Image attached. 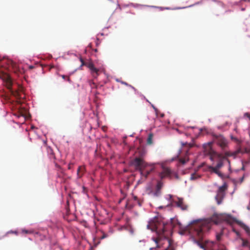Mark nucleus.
Wrapping results in <instances>:
<instances>
[{
  "instance_id": "nucleus-3",
  "label": "nucleus",
  "mask_w": 250,
  "mask_h": 250,
  "mask_svg": "<svg viewBox=\"0 0 250 250\" xmlns=\"http://www.w3.org/2000/svg\"><path fill=\"white\" fill-rule=\"evenodd\" d=\"M131 165L141 174L146 178L154 169V164H148L140 157H136L131 161Z\"/></svg>"
},
{
  "instance_id": "nucleus-14",
  "label": "nucleus",
  "mask_w": 250,
  "mask_h": 250,
  "mask_svg": "<svg viewBox=\"0 0 250 250\" xmlns=\"http://www.w3.org/2000/svg\"><path fill=\"white\" fill-rule=\"evenodd\" d=\"M85 167L83 166H80L79 167L77 171V177L79 178H81L83 175L84 174L85 172Z\"/></svg>"
},
{
  "instance_id": "nucleus-36",
  "label": "nucleus",
  "mask_w": 250,
  "mask_h": 250,
  "mask_svg": "<svg viewBox=\"0 0 250 250\" xmlns=\"http://www.w3.org/2000/svg\"><path fill=\"white\" fill-rule=\"evenodd\" d=\"M29 68L30 69H31V66H29Z\"/></svg>"
},
{
  "instance_id": "nucleus-30",
  "label": "nucleus",
  "mask_w": 250,
  "mask_h": 250,
  "mask_svg": "<svg viewBox=\"0 0 250 250\" xmlns=\"http://www.w3.org/2000/svg\"><path fill=\"white\" fill-rule=\"evenodd\" d=\"M68 168L71 169L72 168V164H69L68 166Z\"/></svg>"
},
{
  "instance_id": "nucleus-16",
  "label": "nucleus",
  "mask_w": 250,
  "mask_h": 250,
  "mask_svg": "<svg viewBox=\"0 0 250 250\" xmlns=\"http://www.w3.org/2000/svg\"><path fill=\"white\" fill-rule=\"evenodd\" d=\"M179 161V162L183 165H184L188 161V154L187 151L184 157L180 158Z\"/></svg>"
},
{
  "instance_id": "nucleus-35",
  "label": "nucleus",
  "mask_w": 250,
  "mask_h": 250,
  "mask_svg": "<svg viewBox=\"0 0 250 250\" xmlns=\"http://www.w3.org/2000/svg\"><path fill=\"white\" fill-rule=\"evenodd\" d=\"M169 196H170V198L171 199L172 198V196L169 195Z\"/></svg>"
},
{
  "instance_id": "nucleus-34",
  "label": "nucleus",
  "mask_w": 250,
  "mask_h": 250,
  "mask_svg": "<svg viewBox=\"0 0 250 250\" xmlns=\"http://www.w3.org/2000/svg\"><path fill=\"white\" fill-rule=\"evenodd\" d=\"M38 234V233H36L35 234V235H37Z\"/></svg>"
},
{
  "instance_id": "nucleus-33",
  "label": "nucleus",
  "mask_w": 250,
  "mask_h": 250,
  "mask_svg": "<svg viewBox=\"0 0 250 250\" xmlns=\"http://www.w3.org/2000/svg\"><path fill=\"white\" fill-rule=\"evenodd\" d=\"M242 170H244V166L242 167Z\"/></svg>"
},
{
  "instance_id": "nucleus-6",
  "label": "nucleus",
  "mask_w": 250,
  "mask_h": 250,
  "mask_svg": "<svg viewBox=\"0 0 250 250\" xmlns=\"http://www.w3.org/2000/svg\"><path fill=\"white\" fill-rule=\"evenodd\" d=\"M241 152V149H239L235 151L231 152L229 151H225L224 153H220V157L219 160L223 163L227 162L228 165V170L229 173L232 172L231 168V163L230 160L228 158L229 157L232 156L234 158H235L236 155Z\"/></svg>"
},
{
  "instance_id": "nucleus-31",
  "label": "nucleus",
  "mask_w": 250,
  "mask_h": 250,
  "mask_svg": "<svg viewBox=\"0 0 250 250\" xmlns=\"http://www.w3.org/2000/svg\"><path fill=\"white\" fill-rule=\"evenodd\" d=\"M22 232H24L25 233H29V231H28V230H22Z\"/></svg>"
},
{
  "instance_id": "nucleus-37",
  "label": "nucleus",
  "mask_w": 250,
  "mask_h": 250,
  "mask_svg": "<svg viewBox=\"0 0 250 250\" xmlns=\"http://www.w3.org/2000/svg\"><path fill=\"white\" fill-rule=\"evenodd\" d=\"M210 243H211V244H213V243H214V242H210Z\"/></svg>"
},
{
  "instance_id": "nucleus-38",
  "label": "nucleus",
  "mask_w": 250,
  "mask_h": 250,
  "mask_svg": "<svg viewBox=\"0 0 250 250\" xmlns=\"http://www.w3.org/2000/svg\"><path fill=\"white\" fill-rule=\"evenodd\" d=\"M207 244L209 245V242H207Z\"/></svg>"
},
{
  "instance_id": "nucleus-13",
  "label": "nucleus",
  "mask_w": 250,
  "mask_h": 250,
  "mask_svg": "<svg viewBox=\"0 0 250 250\" xmlns=\"http://www.w3.org/2000/svg\"><path fill=\"white\" fill-rule=\"evenodd\" d=\"M163 186V183L162 181H158L156 187L155 191L154 194L156 196H158L161 194V190Z\"/></svg>"
},
{
  "instance_id": "nucleus-5",
  "label": "nucleus",
  "mask_w": 250,
  "mask_h": 250,
  "mask_svg": "<svg viewBox=\"0 0 250 250\" xmlns=\"http://www.w3.org/2000/svg\"><path fill=\"white\" fill-rule=\"evenodd\" d=\"M213 142H210L203 146L204 153L205 155L209 156L210 160L212 162L219 160L220 153L212 148Z\"/></svg>"
},
{
  "instance_id": "nucleus-32",
  "label": "nucleus",
  "mask_w": 250,
  "mask_h": 250,
  "mask_svg": "<svg viewBox=\"0 0 250 250\" xmlns=\"http://www.w3.org/2000/svg\"><path fill=\"white\" fill-rule=\"evenodd\" d=\"M81 62H82V63L83 65L84 64V61L83 60V59L82 58H81Z\"/></svg>"
},
{
  "instance_id": "nucleus-2",
  "label": "nucleus",
  "mask_w": 250,
  "mask_h": 250,
  "mask_svg": "<svg viewBox=\"0 0 250 250\" xmlns=\"http://www.w3.org/2000/svg\"><path fill=\"white\" fill-rule=\"evenodd\" d=\"M229 220V216L225 214H214L210 218L196 223L194 226L195 235L199 239H202L204 232L210 229L211 223L218 224L223 221L230 223Z\"/></svg>"
},
{
  "instance_id": "nucleus-19",
  "label": "nucleus",
  "mask_w": 250,
  "mask_h": 250,
  "mask_svg": "<svg viewBox=\"0 0 250 250\" xmlns=\"http://www.w3.org/2000/svg\"><path fill=\"white\" fill-rule=\"evenodd\" d=\"M152 139H153V134L150 133L148 135V138L147 139V144L148 145H151L153 143Z\"/></svg>"
},
{
  "instance_id": "nucleus-20",
  "label": "nucleus",
  "mask_w": 250,
  "mask_h": 250,
  "mask_svg": "<svg viewBox=\"0 0 250 250\" xmlns=\"http://www.w3.org/2000/svg\"><path fill=\"white\" fill-rule=\"evenodd\" d=\"M90 85L91 87V88H98V85H96V84L93 82H90Z\"/></svg>"
},
{
  "instance_id": "nucleus-17",
  "label": "nucleus",
  "mask_w": 250,
  "mask_h": 250,
  "mask_svg": "<svg viewBox=\"0 0 250 250\" xmlns=\"http://www.w3.org/2000/svg\"><path fill=\"white\" fill-rule=\"evenodd\" d=\"M10 62L15 72H17L18 71H19V68L15 62L12 61H10Z\"/></svg>"
},
{
  "instance_id": "nucleus-39",
  "label": "nucleus",
  "mask_w": 250,
  "mask_h": 250,
  "mask_svg": "<svg viewBox=\"0 0 250 250\" xmlns=\"http://www.w3.org/2000/svg\"><path fill=\"white\" fill-rule=\"evenodd\" d=\"M32 129L34 128V126L33 125H32Z\"/></svg>"
},
{
  "instance_id": "nucleus-27",
  "label": "nucleus",
  "mask_w": 250,
  "mask_h": 250,
  "mask_svg": "<svg viewBox=\"0 0 250 250\" xmlns=\"http://www.w3.org/2000/svg\"><path fill=\"white\" fill-rule=\"evenodd\" d=\"M108 236L107 234H105L104 233L102 235V236H101V239H103L105 238H106Z\"/></svg>"
},
{
  "instance_id": "nucleus-1",
  "label": "nucleus",
  "mask_w": 250,
  "mask_h": 250,
  "mask_svg": "<svg viewBox=\"0 0 250 250\" xmlns=\"http://www.w3.org/2000/svg\"><path fill=\"white\" fill-rule=\"evenodd\" d=\"M147 228L155 231L157 235L152 238L155 246L150 248V250H175L169 237L172 235L173 229L182 228L181 223L177 219H171L170 222L167 223L162 218H155L148 222Z\"/></svg>"
},
{
  "instance_id": "nucleus-23",
  "label": "nucleus",
  "mask_w": 250,
  "mask_h": 250,
  "mask_svg": "<svg viewBox=\"0 0 250 250\" xmlns=\"http://www.w3.org/2000/svg\"><path fill=\"white\" fill-rule=\"evenodd\" d=\"M62 79H63L64 80L66 79L67 81H68V82H70V81L69 77L67 76H65V75H63L62 76Z\"/></svg>"
},
{
  "instance_id": "nucleus-11",
  "label": "nucleus",
  "mask_w": 250,
  "mask_h": 250,
  "mask_svg": "<svg viewBox=\"0 0 250 250\" xmlns=\"http://www.w3.org/2000/svg\"><path fill=\"white\" fill-rule=\"evenodd\" d=\"M172 202L176 207L180 208L182 210H187L188 208V206L186 205L182 198H177V200H172Z\"/></svg>"
},
{
  "instance_id": "nucleus-26",
  "label": "nucleus",
  "mask_w": 250,
  "mask_h": 250,
  "mask_svg": "<svg viewBox=\"0 0 250 250\" xmlns=\"http://www.w3.org/2000/svg\"><path fill=\"white\" fill-rule=\"evenodd\" d=\"M244 117L248 118L250 120V113H245L244 115Z\"/></svg>"
},
{
  "instance_id": "nucleus-8",
  "label": "nucleus",
  "mask_w": 250,
  "mask_h": 250,
  "mask_svg": "<svg viewBox=\"0 0 250 250\" xmlns=\"http://www.w3.org/2000/svg\"><path fill=\"white\" fill-rule=\"evenodd\" d=\"M214 142H215L223 150L228 146V141L222 135H216L214 136Z\"/></svg>"
},
{
  "instance_id": "nucleus-25",
  "label": "nucleus",
  "mask_w": 250,
  "mask_h": 250,
  "mask_svg": "<svg viewBox=\"0 0 250 250\" xmlns=\"http://www.w3.org/2000/svg\"><path fill=\"white\" fill-rule=\"evenodd\" d=\"M137 203H138V205H139V206H142V203H143V200H140V199H138V200L137 201Z\"/></svg>"
},
{
  "instance_id": "nucleus-29",
  "label": "nucleus",
  "mask_w": 250,
  "mask_h": 250,
  "mask_svg": "<svg viewBox=\"0 0 250 250\" xmlns=\"http://www.w3.org/2000/svg\"><path fill=\"white\" fill-rule=\"evenodd\" d=\"M133 200L136 201H137L139 199L136 196H133Z\"/></svg>"
},
{
  "instance_id": "nucleus-21",
  "label": "nucleus",
  "mask_w": 250,
  "mask_h": 250,
  "mask_svg": "<svg viewBox=\"0 0 250 250\" xmlns=\"http://www.w3.org/2000/svg\"><path fill=\"white\" fill-rule=\"evenodd\" d=\"M222 234H223L222 233H217L216 234V238L218 241H219L221 240Z\"/></svg>"
},
{
  "instance_id": "nucleus-18",
  "label": "nucleus",
  "mask_w": 250,
  "mask_h": 250,
  "mask_svg": "<svg viewBox=\"0 0 250 250\" xmlns=\"http://www.w3.org/2000/svg\"><path fill=\"white\" fill-rule=\"evenodd\" d=\"M46 151L51 157H54V153L53 149L50 146H46Z\"/></svg>"
},
{
  "instance_id": "nucleus-4",
  "label": "nucleus",
  "mask_w": 250,
  "mask_h": 250,
  "mask_svg": "<svg viewBox=\"0 0 250 250\" xmlns=\"http://www.w3.org/2000/svg\"><path fill=\"white\" fill-rule=\"evenodd\" d=\"M4 81L6 86L12 95L17 98H21V92L22 90V87L17 84L13 83L10 76L6 75L4 79Z\"/></svg>"
},
{
  "instance_id": "nucleus-9",
  "label": "nucleus",
  "mask_w": 250,
  "mask_h": 250,
  "mask_svg": "<svg viewBox=\"0 0 250 250\" xmlns=\"http://www.w3.org/2000/svg\"><path fill=\"white\" fill-rule=\"evenodd\" d=\"M227 189V185L225 183L222 186L220 187L217 194L215 197V199L217 200V204H220L222 201L224 197V192Z\"/></svg>"
},
{
  "instance_id": "nucleus-28",
  "label": "nucleus",
  "mask_w": 250,
  "mask_h": 250,
  "mask_svg": "<svg viewBox=\"0 0 250 250\" xmlns=\"http://www.w3.org/2000/svg\"><path fill=\"white\" fill-rule=\"evenodd\" d=\"M197 177L196 176V174H192L191 176V179H192V180H194V179H196Z\"/></svg>"
},
{
  "instance_id": "nucleus-15",
  "label": "nucleus",
  "mask_w": 250,
  "mask_h": 250,
  "mask_svg": "<svg viewBox=\"0 0 250 250\" xmlns=\"http://www.w3.org/2000/svg\"><path fill=\"white\" fill-rule=\"evenodd\" d=\"M238 224L246 231L247 233L250 236V228L242 222H238Z\"/></svg>"
},
{
  "instance_id": "nucleus-7",
  "label": "nucleus",
  "mask_w": 250,
  "mask_h": 250,
  "mask_svg": "<svg viewBox=\"0 0 250 250\" xmlns=\"http://www.w3.org/2000/svg\"><path fill=\"white\" fill-rule=\"evenodd\" d=\"M216 162V165L215 166L209 167V169L211 172L217 174L218 176L222 179H224L225 176L224 174L219 171V169L223 167L225 164L219 160H217Z\"/></svg>"
},
{
  "instance_id": "nucleus-24",
  "label": "nucleus",
  "mask_w": 250,
  "mask_h": 250,
  "mask_svg": "<svg viewBox=\"0 0 250 250\" xmlns=\"http://www.w3.org/2000/svg\"><path fill=\"white\" fill-rule=\"evenodd\" d=\"M198 244L201 248L205 249V245L203 244H202L199 242H198Z\"/></svg>"
},
{
  "instance_id": "nucleus-10",
  "label": "nucleus",
  "mask_w": 250,
  "mask_h": 250,
  "mask_svg": "<svg viewBox=\"0 0 250 250\" xmlns=\"http://www.w3.org/2000/svg\"><path fill=\"white\" fill-rule=\"evenodd\" d=\"M171 174L172 171L169 168L162 166V171L159 173V176L161 180H163L166 177H171Z\"/></svg>"
},
{
  "instance_id": "nucleus-12",
  "label": "nucleus",
  "mask_w": 250,
  "mask_h": 250,
  "mask_svg": "<svg viewBox=\"0 0 250 250\" xmlns=\"http://www.w3.org/2000/svg\"><path fill=\"white\" fill-rule=\"evenodd\" d=\"M88 67L90 69L91 71V73L94 78L97 77L99 75V70L96 68L94 64L92 63H90L88 65Z\"/></svg>"
},
{
  "instance_id": "nucleus-22",
  "label": "nucleus",
  "mask_w": 250,
  "mask_h": 250,
  "mask_svg": "<svg viewBox=\"0 0 250 250\" xmlns=\"http://www.w3.org/2000/svg\"><path fill=\"white\" fill-rule=\"evenodd\" d=\"M122 83H123V84H125V85H127V86H129L130 87H131L132 89H134V90H135V88L133 86H131V85L128 84V83H127L126 82H122Z\"/></svg>"
}]
</instances>
